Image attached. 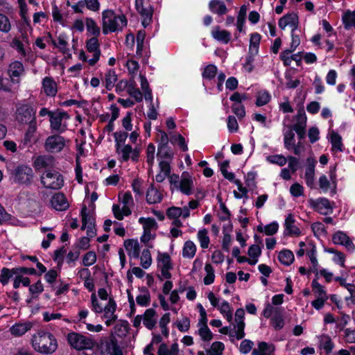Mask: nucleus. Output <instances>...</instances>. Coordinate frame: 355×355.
<instances>
[{"label":"nucleus","mask_w":355,"mask_h":355,"mask_svg":"<svg viewBox=\"0 0 355 355\" xmlns=\"http://www.w3.org/2000/svg\"><path fill=\"white\" fill-rule=\"evenodd\" d=\"M33 324L30 321L25 322H18L14 324L10 328V334L14 336H21L25 334L28 331L31 330Z\"/></svg>","instance_id":"27"},{"label":"nucleus","mask_w":355,"mask_h":355,"mask_svg":"<svg viewBox=\"0 0 355 355\" xmlns=\"http://www.w3.org/2000/svg\"><path fill=\"white\" fill-rule=\"evenodd\" d=\"M114 322L116 323L111 334L121 338L125 337L129 331L128 322L124 320H117V319Z\"/></svg>","instance_id":"30"},{"label":"nucleus","mask_w":355,"mask_h":355,"mask_svg":"<svg viewBox=\"0 0 355 355\" xmlns=\"http://www.w3.org/2000/svg\"><path fill=\"white\" fill-rule=\"evenodd\" d=\"M119 204L112 206V212L118 220H123L125 216L131 214V208L134 206V200L130 191H121L118 195Z\"/></svg>","instance_id":"3"},{"label":"nucleus","mask_w":355,"mask_h":355,"mask_svg":"<svg viewBox=\"0 0 355 355\" xmlns=\"http://www.w3.org/2000/svg\"><path fill=\"white\" fill-rule=\"evenodd\" d=\"M306 116L304 111H299L294 116V124L292 126L293 130L306 129Z\"/></svg>","instance_id":"43"},{"label":"nucleus","mask_w":355,"mask_h":355,"mask_svg":"<svg viewBox=\"0 0 355 355\" xmlns=\"http://www.w3.org/2000/svg\"><path fill=\"white\" fill-rule=\"evenodd\" d=\"M209 8L212 13L218 15H224L228 12L224 1L221 0H211L209 3Z\"/></svg>","instance_id":"33"},{"label":"nucleus","mask_w":355,"mask_h":355,"mask_svg":"<svg viewBox=\"0 0 355 355\" xmlns=\"http://www.w3.org/2000/svg\"><path fill=\"white\" fill-rule=\"evenodd\" d=\"M309 203L311 208L322 215H329L333 212L334 203L326 198L311 199Z\"/></svg>","instance_id":"12"},{"label":"nucleus","mask_w":355,"mask_h":355,"mask_svg":"<svg viewBox=\"0 0 355 355\" xmlns=\"http://www.w3.org/2000/svg\"><path fill=\"white\" fill-rule=\"evenodd\" d=\"M255 105L257 107H262L267 105L271 101V94L266 89H260L256 93Z\"/></svg>","instance_id":"37"},{"label":"nucleus","mask_w":355,"mask_h":355,"mask_svg":"<svg viewBox=\"0 0 355 355\" xmlns=\"http://www.w3.org/2000/svg\"><path fill=\"white\" fill-rule=\"evenodd\" d=\"M179 345L177 343L172 344L170 348H168L166 344L162 343L157 351V355H179Z\"/></svg>","instance_id":"40"},{"label":"nucleus","mask_w":355,"mask_h":355,"mask_svg":"<svg viewBox=\"0 0 355 355\" xmlns=\"http://www.w3.org/2000/svg\"><path fill=\"white\" fill-rule=\"evenodd\" d=\"M197 239L202 249H207L210 243L208 230L205 228L200 229L197 233Z\"/></svg>","instance_id":"45"},{"label":"nucleus","mask_w":355,"mask_h":355,"mask_svg":"<svg viewBox=\"0 0 355 355\" xmlns=\"http://www.w3.org/2000/svg\"><path fill=\"white\" fill-rule=\"evenodd\" d=\"M15 183L29 186L33 180V171L26 164H19L11 172Z\"/></svg>","instance_id":"7"},{"label":"nucleus","mask_w":355,"mask_h":355,"mask_svg":"<svg viewBox=\"0 0 355 355\" xmlns=\"http://www.w3.org/2000/svg\"><path fill=\"white\" fill-rule=\"evenodd\" d=\"M225 349L224 344L220 341L214 342L207 350V355H222Z\"/></svg>","instance_id":"57"},{"label":"nucleus","mask_w":355,"mask_h":355,"mask_svg":"<svg viewBox=\"0 0 355 355\" xmlns=\"http://www.w3.org/2000/svg\"><path fill=\"white\" fill-rule=\"evenodd\" d=\"M85 197L84 200V203L83 204V207L80 211V216L82 217V227L81 230H86V236L81 237L78 243L76 244V247L79 250H87L89 248V227H87V223L89 222V212L87 211V206L85 203L89 200V184L86 183L85 186Z\"/></svg>","instance_id":"5"},{"label":"nucleus","mask_w":355,"mask_h":355,"mask_svg":"<svg viewBox=\"0 0 355 355\" xmlns=\"http://www.w3.org/2000/svg\"><path fill=\"white\" fill-rule=\"evenodd\" d=\"M124 247L130 257L136 259L139 258L140 253V245L137 240L128 239L125 241Z\"/></svg>","instance_id":"29"},{"label":"nucleus","mask_w":355,"mask_h":355,"mask_svg":"<svg viewBox=\"0 0 355 355\" xmlns=\"http://www.w3.org/2000/svg\"><path fill=\"white\" fill-rule=\"evenodd\" d=\"M105 80L106 88L110 90L114 87L117 80L116 72L112 69H110L105 74Z\"/></svg>","instance_id":"58"},{"label":"nucleus","mask_w":355,"mask_h":355,"mask_svg":"<svg viewBox=\"0 0 355 355\" xmlns=\"http://www.w3.org/2000/svg\"><path fill=\"white\" fill-rule=\"evenodd\" d=\"M266 159L268 162L279 166H284L287 162V158L282 155H268Z\"/></svg>","instance_id":"61"},{"label":"nucleus","mask_w":355,"mask_h":355,"mask_svg":"<svg viewBox=\"0 0 355 355\" xmlns=\"http://www.w3.org/2000/svg\"><path fill=\"white\" fill-rule=\"evenodd\" d=\"M278 25L282 30L289 27L291 28V32H295L299 25L298 15L295 12L287 13L279 19Z\"/></svg>","instance_id":"17"},{"label":"nucleus","mask_w":355,"mask_h":355,"mask_svg":"<svg viewBox=\"0 0 355 355\" xmlns=\"http://www.w3.org/2000/svg\"><path fill=\"white\" fill-rule=\"evenodd\" d=\"M320 347L322 348L327 354H329L334 349V344L329 336L322 335L320 337Z\"/></svg>","instance_id":"51"},{"label":"nucleus","mask_w":355,"mask_h":355,"mask_svg":"<svg viewBox=\"0 0 355 355\" xmlns=\"http://www.w3.org/2000/svg\"><path fill=\"white\" fill-rule=\"evenodd\" d=\"M342 21L345 29L355 28V10H346L342 15Z\"/></svg>","instance_id":"38"},{"label":"nucleus","mask_w":355,"mask_h":355,"mask_svg":"<svg viewBox=\"0 0 355 355\" xmlns=\"http://www.w3.org/2000/svg\"><path fill=\"white\" fill-rule=\"evenodd\" d=\"M312 287L313 291L317 295V297H322L324 299L328 300V296L327 295L324 286H322L316 279L313 280Z\"/></svg>","instance_id":"63"},{"label":"nucleus","mask_w":355,"mask_h":355,"mask_svg":"<svg viewBox=\"0 0 355 355\" xmlns=\"http://www.w3.org/2000/svg\"><path fill=\"white\" fill-rule=\"evenodd\" d=\"M67 342L71 347L80 351L78 355H89L86 352L89 349V338L76 332L69 333Z\"/></svg>","instance_id":"10"},{"label":"nucleus","mask_w":355,"mask_h":355,"mask_svg":"<svg viewBox=\"0 0 355 355\" xmlns=\"http://www.w3.org/2000/svg\"><path fill=\"white\" fill-rule=\"evenodd\" d=\"M279 230V224L276 221H273L266 225H258L257 230L259 232H263L268 236H272L275 234Z\"/></svg>","instance_id":"44"},{"label":"nucleus","mask_w":355,"mask_h":355,"mask_svg":"<svg viewBox=\"0 0 355 355\" xmlns=\"http://www.w3.org/2000/svg\"><path fill=\"white\" fill-rule=\"evenodd\" d=\"M197 247L193 241L188 240L184 243L182 255L185 259H193L196 253Z\"/></svg>","instance_id":"35"},{"label":"nucleus","mask_w":355,"mask_h":355,"mask_svg":"<svg viewBox=\"0 0 355 355\" xmlns=\"http://www.w3.org/2000/svg\"><path fill=\"white\" fill-rule=\"evenodd\" d=\"M41 182L46 189H59L64 184L62 175L56 171H46L41 177Z\"/></svg>","instance_id":"8"},{"label":"nucleus","mask_w":355,"mask_h":355,"mask_svg":"<svg viewBox=\"0 0 355 355\" xmlns=\"http://www.w3.org/2000/svg\"><path fill=\"white\" fill-rule=\"evenodd\" d=\"M157 268L160 271L159 278L161 280L169 279L171 277V270L173 269V264L169 254L166 252H158Z\"/></svg>","instance_id":"9"},{"label":"nucleus","mask_w":355,"mask_h":355,"mask_svg":"<svg viewBox=\"0 0 355 355\" xmlns=\"http://www.w3.org/2000/svg\"><path fill=\"white\" fill-rule=\"evenodd\" d=\"M329 175L330 180H329L325 175H322L319 178V187L323 192L327 193L331 191V193L334 194L336 193L337 184L336 174L334 168L330 169Z\"/></svg>","instance_id":"14"},{"label":"nucleus","mask_w":355,"mask_h":355,"mask_svg":"<svg viewBox=\"0 0 355 355\" xmlns=\"http://www.w3.org/2000/svg\"><path fill=\"white\" fill-rule=\"evenodd\" d=\"M327 137L331 144V150L334 153L343 150L342 137L338 132L334 130H329Z\"/></svg>","instance_id":"23"},{"label":"nucleus","mask_w":355,"mask_h":355,"mask_svg":"<svg viewBox=\"0 0 355 355\" xmlns=\"http://www.w3.org/2000/svg\"><path fill=\"white\" fill-rule=\"evenodd\" d=\"M278 259L281 263L285 266L291 265L294 261L293 253L288 250H283L279 252Z\"/></svg>","instance_id":"48"},{"label":"nucleus","mask_w":355,"mask_h":355,"mask_svg":"<svg viewBox=\"0 0 355 355\" xmlns=\"http://www.w3.org/2000/svg\"><path fill=\"white\" fill-rule=\"evenodd\" d=\"M65 146L64 138L59 135H53L47 137L45 148L51 153L60 152Z\"/></svg>","instance_id":"16"},{"label":"nucleus","mask_w":355,"mask_h":355,"mask_svg":"<svg viewBox=\"0 0 355 355\" xmlns=\"http://www.w3.org/2000/svg\"><path fill=\"white\" fill-rule=\"evenodd\" d=\"M304 179L307 187L313 189L315 185V168H306Z\"/></svg>","instance_id":"62"},{"label":"nucleus","mask_w":355,"mask_h":355,"mask_svg":"<svg viewBox=\"0 0 355 355\" xmlns=\"http://www.w3.org/2000/svg\"><path fill=\"white\" fill-rule=\"evenodd\" d=\"M193 178L188 172H183L178 183V189L182 193L189 196L193 193Z\"/></svg>","instance_id":"18"},{"label":"nucleus","mask_w":355,"mask_h":355,"mask_svg":"<svg viewBox=\"0 0 355 355\" xmlns=\"http://www.w3.org/2000/svg\"><path fill=\"white\" fill-rule=\"evenodd\" d=\"M261 40V36L259 33L251 34L250 39L249 51L251 54H257L259 50V46Z\"/></svg>","instance_id":"52"},{"label":"nucleus","mask_w":355,"mask_h":355,"mask_svg":"<svg viewBox=\"0 0 355 355\" xmlns=\"http://www.w3.org/2000/svg\"><path fill=\"white\" fill-rule=\"evenodd\" d=\"M332 241L334 244L344 245L346 249L351 252L355 250V245L349 236L344 232L338 231L332 236Z\"/></svg>","instance_id":"19"},{"label":"nucleus","mask_w":355,"mask_h":355,"mask_svg":"<svg viewBox=\"0 0 355 355\" xmlns=\"http://www.w3.org/2000/svg\"><path fill=\"white\" fill-rule=\"evenodd\" d=\"M14 268H8L3 267L1 270L0 278L1 283L3 286H6L9 283L10 279L15 275V272Z\"/></svg>","instance_id":"54"},{"label":"nucleus","mask_w":355,"mask_h":355,"mask_svg":"<svg viewBox=\"0 0 355 355\" xmlns=\"http://www.w3.org/2000/svg\"><path fill=\"white\" fill-rule=\"evenodd\" d=\"M295 219L292 214H289L286 216L284 226V234L286 235L292 236H298L300 235L301 232L298 227L295 225Z\"/></svg>","instance_id":"20"},{"label":"nucleus","mask_w":355,"mask_h":355,"mask_svg":"<svg viewBox=\"0 0 355 355\" xmlns=\"http://www.w3.org/2000/svg\"><path fill=\"white\" fill-rule=\"evenodd\" d=\"M153 262L152 257L149 249H144L140 257V264L144 269L150 268Z\"/></svg>","instance_id":"55"},{"label":"nucleus","mask_w":355,"mask_h":355,"mask_svg":"<svg viewBox=\"0 0 355 355\" xmlns=\"http://www.w3.org/2000/svg\"><path fill=\"white\" fill-rule=\"evenodd\" d=\"M244 328V318H234V329L230 333V337L232 342H234L235 340H241L244 338L245 335Z\"/></svg>","instance_id":"22"},{"label":"nucleus","mask_w":355,"mask_h":355,"mask_svg":"<svg viewBox=\"0 0 355 355\" xmlns=\"http://www.w3.org/2000/svg\"><path fill=\"white\" fill-rule=\"evenodd\" d=\"M52 207L58 211H64L69 207L66 196L62 193H55L51 200Z\"/></svg>","instance_id":"25"},{"label":"nucleus","mask_w":355,"mask_h":355,"mask_svg":"<svg viewBox=\"0 0 355 355\" xmlns=\"http://www.w3.org/2000/svg\"><path fill=\"white\" fill-rule=\"evenodd\" d=\"M92 306L95 313H103V318L105 319L107 327L111 326L117 319L115 314L116 303L113 297L103 288L98 290L97 293L92 295Z\"/></svg>","instance_id":"1"},{"label":"nucleus","mask_w":355,"mask_h":355,"mask_svg":"<svg viewBox=\"0 0 355 355\" xmlns=\"http://www.w3.org/2000/svg\"><path fill=\"white\" fill-rule=\"evenodd\" d=\"M58 276V272L53 268L50 269L49 271L46 272L44 276L46 282L51 284V288L52 291L55 290V286L53 285V284L56 281Z\"/></svg>","instance_id":"64"},{"label":"nucleus","mask_w":355,"mask_h":355,"mask_svg":"<svg viewBox=\"0 0 355 355\" xmlns=\"http://www.w3.org/2000/svg\"><path fill=\"white\" fill-rule=\"evenodd\" d=\"M16 119L20 123H30L35 120V111L29 104L17 105Z\"/></svg>","instance_id":"11"},{"label":"nucleus","mask_w":355,"mask_h":355,"mask_svg":"<svg viewBox=\"0 0 355 355\" xmlns=\"http://www.w3.org/2000/svg\"><path fill=\"white\" fill-rule=\"evenodd\" d=\"M205 275L203 278L205 285H211L215 280V270L211 263H207L205 266Z\"/></svg>","instance_id":"46"},{"label":"nucleus","mask_w":355,"mask_h":355,"mask_svg":"<svg viewBox=\"0 0 355 355\" xmlns=\"http://www.w3.org/2000/svg\"><path fill=\"white\" fill-rule=\"evenodd\" d=\"M162 200V194L160 191L153 187H150L146 193V200L149 204H155L160 202Z\"/></svg>","instance_id":"41"},{"label":"nucleus","mask_w":355,"mask_h":355,"mask_svg":"<svg viewBox=\"0 0 355 355\" xmlns=\"http://www.w3.org/2000/svg\"><path fill=\"white\" fill-rule=\"evenodd\" d=\"M138 222L142 225L143 232L155 233L158 227L156 220L153 218L140 217Z\"/></svg>","instance_id":"32"},{"label":"nucleus","mask_w":355,"mask_h":355,"mask_svg":"<svg viewBox=\"0 0 355 355\" xmlns=\"http://www.w3.org/2000/svg\"><path fill=\"white\" fill-rule=\"evenodd\" d=\"M248 254L250 257V260L248 261V263L250 265H255L259 260V257L261 254V248L258 245H252L250 246Z\"/></svg>","instance_id":"42"},{"label":"nucleus","mask_w":355,"mask_h":355,"mask_svg":"<svg viewBox=\"0 0 355 355\" xmlns=\"http://www.w3.org/2000/svg\"><path fill=\"white\" fill-rule=\"evenodd\" d=\"M53 158L46 156H38L33 162V166L36 169L46 168L52 163Z\"/></svg>","instance_id":"53"},{"label":"nucleus","mask_w":355,"mask_h":355,"mask_svg":"<svg viewBox=\"0 0 355 355\" xmlns=\"http://www.w3.org/2000/svg\"><path fill=\"white\" fill-rule=\"evenodd\" d=\"M33 349L42 354L49 355L54 353L58 349V341L51 332L39 330L31 339Z\"/></svg>","instance_id":"2"},{"label":"nucleus","mask_w":355,"mask_h":355,"mask_svg":"<svg viewBox=\"0 0 355 355\" xmlns=\"http://www.w3.org/2000/svg\"><path fill=\"white\" fill-rule=\"evenodd\" d=\"M44 93L49 96H55L57 94V85L51 77H45L42 80Z\"/></svg>","instance_id":"34"},{"label":"nucleus","mask_w":355,"mask_h":355,"mask_svg":"<svg viewBox=\"0 0 355 355\" xmlns=\"http://www.w3.org/2000/svg\"><path fill=\"white\" fill-rule=\"evenodd\" d=\"M218 309L220 313L227 319L228 322H231L232 319V310L230 304L225 300H222Z\"/></svg>","instance_id":"49"},{"label":"nucleus","mask_w":355,"mask_h":355,"mask_svg":"<svg viewBox=\"0 0 355 355\" xmlns=\"http://www.w3.org/2000/svg\"><path fill=\"white\" fill-rule=\"evenodd\" d=\"M116 150L120 157V160L122 162H127L129 159H131L132 161H137L140 154L139 148L135 147L132 148L128 144H118Z\"/></svg>","instance_id":"13"},{"label":"nucleus","mask_w":355,"mask_h":355,"mask_svg":"<svg viewBox=\"0 0 355 355\" xmlns=\"http://www.w3.org/2000/svg\"><path fill=\"white\" fill-rule=\"evenodd\" d=\"M96 348L101 354L121 355V350L117 344L107 337H102L98 340L90 338V349Z\"/></svg>","instance_id":"6"},{"label":"nucleus","mask_w":355,"mask_h":355,"mask_svg":"<svg viewBox=\"0 0 355 355\" xmlns=\"http://www.w3.org/2000/svg\"><path fill=\"white\" fill-rule=\"evenodd\" d=\"M211 34L214 40L223 44H227L231 40V33L225 29H221L218 26L212 28Z\"/></svg>","instance_id":"26"},{"label":"nucleus","mask_w":355,"mask_h":355,"mask_svg":"<svg viewBox=\"0 0 355 355\" xmlns=\"http://www.w3.org/2000/svg\"><path fill=\"white\" fill-rule=\"evenodd\" d=\"M28 291L32 298H37L39 295L44 291V286L40 279L29 286Z\"/></svg>","instance_id":"60"},{"label":"nucleus","mask_w":355,"mask_h":355,"mask_svg":"<svg viewBox=\"0 0 355 355\" xmlns=\"http://www.w3.org/2000/svg\"><path fill=\"white\" fill-rule=\"evenodd\" d=\"M282 132L284 136V148L288 150H291L292 146L295 143L294 130L291 125H284Z\"/></svg>","instance_id":"24"},{"label":"nucleus","mask_w":355,"mask_h":355,"mask_svg":"<svg viewBox=\"0 0 355 355\" xmlns=\"http://www.w3.org/2000/svg\"><path fill=\"white\" fill-rule=\"evenodd\" d=\"M143 315V324L148 329H153L157 320V313L155 309L150 308L145 311Z\"/></svg>","instance_id":"28"},{"label":"nucleus","mask_w":355,"mask_h":355,"mask_svg":"<svg viewBox=\"0 0 355 355\" xmlns=\"http://www.w3.org/2000/svg\"><path fill=\"white\" fill-rule=\"evenodd\" d=\"M294 51L284 50L280 55V58L283 61L285 66L291 64L293 60L300 61V56L297 54H291Z\"/></svg>","instance_id":"47"},{"label":"nucleus","mask_w":355,"mask_h":355,"mask_svg":"<svg viewBox=\"0 0 355 355\" xmlns=\"http://www.w3.org/2000/svg\"><path fill=\"white\" fill-rule=\"evenodd\" d=\"M135 6L137 10L142 17V25L146 27L151 21L153 10L149 3L144 0H135Z\"/></svg>","instance_id":"15"},{"label":"nucleus","mask_w":355,"mask_h":355,"mask_svg":"<svg viewBox=\"0 0 355 355\" xmlns=\"http://www.w3.org/2000/svg\"><path fill=\"white\" fill-rule=\"evenodd\" d=\"M92 54V58H90V65H93L97 62L101 56V51L99 44L95 37L90 38V54Z\"/></svg>","instance_id":"39"},{"label":"nucleus","mask_w":355,"mask_h":355,"mask_svg":"<svg viewBox=\"0 0 355 355\" xmlns=\"http://www.w3.org/2000/svg\"><path fill=\"white\" fill-rule=\"evenodd\" d=\"M135 300L137 304L141 306L146 307L149 306L150 304V294L149 291L146 288L139 289Z\"/></svg>","instance_id":"36"},{"label":"nucleus","mask_w":355,"mask_h":355,"mask_svg":"<svg viewBox=\"0 0 355 355\" xmlns=\"http://www.w3.org/2000/svg\"><path fill=\"white\" fill-rule=\"evenodd\" d=\"M275 347L272 344L260 342L257 348L253 349L252 355H275Z\"/></svg>","instance_id":"31"},{"label":"nucleus","mask_w":355,"mask_h":355,"mask_svg":"<svg viewBox=\"0 0 355 355\" xmlns=\"http://www.w3.org/2000/svg\"><path fill=\"white\" fill-rule=\"evenodd\" d=\"M244 328V318H234V329L230 333V337L232 342H234L235 340H241L244 338L245 335Z\"/></svg>","instance_id":"21"},{"label":"nucleus","mask_w":355,"mask_h":355,"mask_svg":"<svg viewBox=\"0 0 355 355\" xmlns=\"http://www.w3.org/2000/svg\"><path fill=\"white\" fill-rule=\"evenodd\" d=\"M127 24L123 15H116L112 10H107L103 12V32H114L121 30Z\"/></svg>","instance_id":"4"},{"label":"nucleus","mask_w":355,"mask_h":355,"mask_svg":"<svg viewBox=\"0 0 355 355\" xmlns=\"http://www.w3.org/2000/svg\"><path fill=\"white\" fill-rule=\"evenodd\" d=\"M62 119L63 116H61L60 114H56L53 113L52 115H51L49 121L51 123V130L60 131V132H62V130L60 131V129Z\"/></svg>","instance_id":"59"},{"label":"nucleus","mask_w":355,"mask_h":355,"mask_svg":"<svg viewBox=\"0 0 355 355\" xmlns=\"http://www.w3.org/2000/svg\"><path fill=\"white\" fill-rule=\"evenodd\" d=\"M23 64L19 61H15L9 66L8 73L10 77H19L24 71Z\"/></svg>","instance_id":"50"},{"label":"nucleus","mask_w":355,"mask_h":355,"mask_svg":"<svg viewBox=\"0 0 355 355\" xmlns=\"http://www.w3.org/2000/svg\"><path fill=\"white\" fill-rule=\"evenodd\" d=\"M140 80H141V89L144 93V98L146 101L151 103L153 101V95L151 90L149 88V85L147 79L145 76L140 75Z\"/></svg>","instance_id":"56"}]
</instances>
